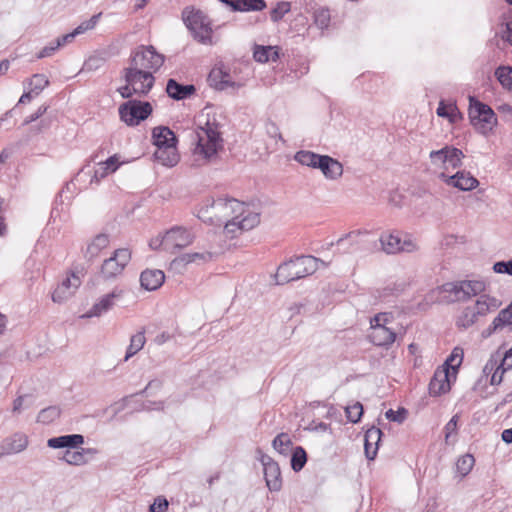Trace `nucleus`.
Listing matches in <instances>:
<instances>
[{
	"label": "nucleus",
	"instance_id": "f257e3e1",
	"mask_svg": "<svg viewBox=\"0 0 512 512\" xmlns=\"http://www.w3.org/2000/svg\"><path fill=\"white\" fill-rule=\"evenodd\" d=\"M319 259L311 255H302L282 263L275 274V281L283 285L313 274L318 269Z\"/></svg>",
	"mask_w": 512,
	"mask_h": 512
},
{
	"label": "nucleus",
	"instance_id": "f03ea898",
	"mask_svg": "<svg viewBox=\"0 0 512 512\" xmlns=\"http://www.w3.org/2000/svg\"><path fill=\"white\" fill-rule=\"evenodd\" d=\"M199 129L194 153L203 156L206 160H210L223 148V138L215 123L207 122L205 127H200Z\"/></svg>",
	"mask_w": 512,
	"mask_h": 512
},
{
	"label": "nucleus",
	"instance_id": "7ed1b4c3",
	"mask_svg": "<svg viewBox=\"0 0 512 512\" xmlns=\"http://www.w3.org/2000/svg\"><path fill=\"white\" fill-rule=\"evenodd\" d=\"M182 20L195 40L206 43L211 39V22L201 10L192 6L185 7L182 11Z\"/></svg>",
	"mask_w": 512,
	"mask_h": 512
},
{
	"label": "nucleus",
	"instance_id": "20e7f679",
	"mask_svg": "<svg viewBox=\"0 0 512 512\" xmlns=\"http://www.w3.org/2000/svg\"><path fill=\"white\" fill-rule=\"evenodd\" d=\"M469 119L473 127L481 134L487 135L497 123L492 108L473 96L469 97Z\"/></svg>",
	"mask_w": 512,
	"mask_h": 512
},
{
	"label": "nucleus",
	"instance_id": "39448f33",
	"mask_svg": "<svg viewBox=\"0 0 512 512\" xmlns=\"http://www.w3.org/2000/svg\"><path fill=\"white\" fill-rule=\"evenodd\" d=\"M164 61V55L158 53L152 45H140L132 51L129 58V66L141 70H150L153 74L161 68Z\"/></svg>",
	"mask_w": 512,
	"mask_h": 512
},
{
	"label": "nucleus",
	"instance_id": "423d86ee",
	"mask_svg": "<svg viewBox=\"0 0 512 512\" xmlns=\"http://www.w3.org/2000/svg\"><path fill=\"white\" fill-rule=\"evenodd\" d=\"M119 116L127 126H138L153 112V107L148 101L130 99L122 103L118 108Z\"/></svg>",
	"mask_w": 512,
	"mask_h": 512
},
{
	"label": "nucleus",
	"instance_id": "0eeeda50",
	"mask_svg": "<svg viewBox=\"0 0 512 512\" xmlns=\"http://www.w3.org/2000/svg\"><path fill=\"white\" fill-rule=\"evenodd\" d=\"M123 79L134 88L139 97H145L153 88L155 77L150 70L128 66L122 70Z\"/></svg>",
	"mask_w": 512,
	"mask_h": 512
},
{
	"label": "nucleus",
	"instance_id": "6e6552de",
	"mask_svg": "<svg viewBox=\"0 0 512 512\" xmlns=\"http://www.w3.org/2000/svg\"><path fill=\"white\" fill-rule=\"evenodd\" d=\"M210 209L214 210L216 213H223L225 216H228V210H230L232 213L237 211H241L242 213L243 203L234 198H218L216 200L207 199L205 204L199 209L197 217L204 222L213 223V216L211 213H209Z\"/></svg>",
	"mask_w": 512,
	"mask_h": 512
},
{
	"label": "nucleus",
	"instance_id": "1a4fd4ad",
	"mask_svg": "<svg viewBox=\"0 0 512 512\" xmlns=\"http://www.w3.org/2000/svg\"><path fill=\"white\" fill-rule=\"evenodd\" d=\"M484 290L485 284L482 281L464 280L443 285V291L453 295L451 301H466Z\"/></svg>",
	"mask_w": 512,
	"mask_h": 512
},
{
	"label": "nucleus",
	"instance_id": "9d476101",
	"mask_svg": "<svg viewBox=\"0 0 512 512\" xmlns=\"http://www.w3.org/2000/svg\"><path fill=\"white\" fill-rule=\"evenodd\" d=\"M194 236L186 228L181 226L172 227L163 236L159 245H163V249L170 253L185 248L192 244Z\"/></svg>",
	"mask_w": 512,
	"mask_h": 512
},
{
	"label": "nucleus",
	"instance_id": "9b49d317",
	"mask_svg": "<svg viewBox=\"0 0 512 512\" xmlns=\"http://www.w3.org/2000/svg\"><path fill=\"white\" fill-rule=\"evenodd\" d=\"M131 259V252L127 248L116 249L113 256L104 260L101 266V275L105 280L114 279L120 275Z\"/></svg>",
	"mask_w": 512,
	"mask_h": 512
},
{
	"label": "nucleus",
	"instance_id": "f8f14e48",
	"mask_svg": "<svg viewBox=\"0 0 512 512\" xmlns=\"http://www.w3.org/2000/svg\"><path fill=\"white\" fill-rule=\"evenodd\" d=\"M263 465L266 485L271 492H278L282 488L281 471L278 463L270 456L263 454L260 458Z\"/></svg>",
	"mask_w": 512,
	"mask_h": 512
},
{
	"label": "nucleus",
	"instance_id": "ddd939ff",
	"mask_svg": "<svg viewBox=\"0 0 512 512\" xmlns=\"http://www.w3.org/2000/svg\"><path fill=\"white\" fill-rule=\"evenodd\" d=\"M438 177L447 185L461 191H470L479 184V181L474 176L464 170L458 171L454 175H447L445 172H441Z\"/></svg>",
	"mask_w": 512,
	"mask_h": 512
},
{
	"label": "nucleus",
	"instance_id": "4468645a",
	"mask_svg": "<svg viewBox=\"0 0 512 512\" xmlns=\"http://www.w3.org/2000/svg\"><path fill=\"white\" fill-rule=\"evenodd\" d=\"M81 284L80 278L74 273L65 278L52 293V300L55 303H62L70 298Z\"/></svg>",
	"mask_w": 512,
	"mask_h": 512
},
{
	"label": "nucleus",
	"instance_id": "2eb2a0df",
	"mask_svg": "<svg viewBox=\"0 0 512 512\" xmlns=\"http://www.w3.org/2000/svg\"><path fill=\"white\" fill-rule=\"evenodd\" d=\"M122 295L123 290L115 288L111 293L103 296L99 302L95 303L92 308L82 316V318H92L102 315L110 310L114 305V300L121 298Z\"/></svg>",
	"mask_w": 512,
	"mask_h": 512
},
{
	"label": "nucleus",
	"instance_id": "dca6fc26",
	"mask_svg": "<svg viewBox=\"0 0 512 512\" xmlns=\"http://www.w3.org/2000/svg\"><path fill=\"white\" fill-rule=\"evenodd\" d=\"M28 439L26 435L15 433L5 438L0 444V458L5 455L16 454L26 449Z\"/></svg>",
	"mask_w": 512,
	"mask_h": 512
},
{
	"label": "nucleus",
	"instance_id": "f3484780",
	"mask_svg": "<svg viewBox=\"0 0 512 512\" xmlns=\"http://www.w3.org/2000/svg\"><path fill=\"white\" fill-rule=\"evenodd\" d=\"M450 377L449 370H436L428 386L429 394L436 397L448 392L451 389Z\"/></svg>",
	"mask_w": 512,
	"mask_h": 512
},
{
	"label": "nucleus",
	"instance_id": "a211bd4d",
	"mask_svg": "<svg viewBox=\"0 0 512 512\" xmlns=\"http://www.w3.org/2000/svg\"><path fill=\"white\" fill-rule=\"evenodd\" d=\"M85 442L84 436L81 434H67L58 437L49 438L47 446L53 449H77Z\"/></svg>",
	"mask_w": 512,
	"mask_h": 512
},
{
	"label": "nucleus",
	"instance_id": "6ab92c4d",
	"mask_svg": "<svg viewBox=\"0 0 512 512\" xmlns=\"http://www.w3.org/2000/svg\"><path fill=\"white\" fill-rule=\"evenodd\" d=\"M316 168L320 169L326 178L333 180L339 178L343 173L342 164L329 155H320Z\"/></svg>",
	"mask_w": 512,
	"mask_h": 512
},
{
	"label": "nucleus",
	"instance_id": "aec40b11",
	"mask_svg": "<svg viewBox=\"0 0 512 512\" xmlns=\"http://www.w3.org/2000/svg\"><path fill=\"white\" fill-rule=\"evenodd\" d=\"M166 92L170 98L179 101L193 96L196 93V87L193 84H181L170 78L167 81Z\"/></svg>",
	"mask_w": 512,
	"mask_h": 512
},
{
	"label": "nucleus",
	"instance_id": "412c9836",
	"mask_svg": "<svg viewBox=\"0 0 512 512\" xmlns=\"http://www.w3.org/2000/svg\"><path fill=\"white\" fill-rule=\"evenodd\" d=\"M153 144L156 147L176 149L177 138L174 132L167 126H158L152 130Z\"/></svg>",
	"mask_w": 512,
	"mask_h": 512
},
{
	"label": "nucleus",
	"instance_id": "4be33fe9",
	"mask_svg": "<svg viewBox=\"0 0 512 512\" xmlns=\"http://www.w3.org/2000/svg\"><path fill=\"white\" fill-rule=\"evenodd\" d=\"M382 436L383 432L376 426H372L365 432L364 450L367 459L373 460L376 457Z\"/></svg>",
	"mask_w": 512,
	"mask_h": 512
},
{
	"label": "nucleus",
	"instance_id": "5701e85b",
	"mask_svg": "<svg viewBox=\"0 0 512 512\" xmlns=\"http://www.w3.org/2000/svg\"><path fill=\"white\" fill-rule=\"evenodd\" d=\"M165 274L159 269H146L140 275L141 287L147 291H155L162 286Z\"/></svg>",
	"mask_w": 512,
	"mask_h": 512
},
{
	"label": "nucleus",
	"instance_id": "b1692460",
	"mask_svg": "<svg viewBox=\"0 0 512 512\" xmlns=\"http://www.w3.org/2000/svg\"><path fill=\"white\" fill-rule=\"evenodd\" d=\"M371 341L376 346H389L394 343L396 333L385 324H373V330L370 335Z\"/></svg>",
	"mask_w": 512,
	"mask_h": 512
},
{
	"label": "nucleus",
	"instance_id": "393cba45",
	"mask_svg": "<svg viewBox=\"0 0 512 512\" xmlns=\"http://www.w3.org/2000/svg\"><path fill=\"white\" fill-rule=\"evenodd\" d=\"M97 450L94 448H81L80 450L71 452L66 450L60 459L69 465L82 466L88 463L87 455L94 456Z\"/></svg>",
	"mask_w": 512,
	"mask_h": 512
},
{
	"label": "nucleus",
	"instance_id": "a878e982",
	"mask_svg": "<svg viewBox=\"0 0 512 512\" xmlns=\"http://www.w3.org/2000/svg\"><path fill=\"white\" fill-rule=\"evenodd\" d=\"M231 7L233 11L248 12L262 11L266 8L264 0H219Z\"/></svg>",
	"mask_w": 512,
	"mask_h": 512
},
{
	"label": "nucleus",
	"instance_id": "bb28decb",
	"mask_svg": "<svg viewBox=\"0 0 512 512\" xmlns=\"http://www.w3.org/2000/svg\"><path fill=\"white\" fill-rule=\"evenodd\" d=\"M500 305L501 302L498 299L488 295H481L472 307L475 309L477 316H484L490 311L497 310Z\"/></svg>",
	"mask_w": 512,
	"mask_h": 512
},
{
	"label": "nucleus",
	"instance_id": "cd10ccee",
	"mask_svg": "<svg viewBox=\"0 0 512 512\" xmlns=\"http://www.w3.org/2000/svg\"><path fill=\"white\" fill-rule=\"evenodd\" d=\"M368 234L367 231L355 230L345 234L343 237L337 240V246L343 248L344 252H352L358 248V238L361 235Z\"/></svg>",
	"mask_w": 512,
	"mask_h": 512
},
{
	"label": "nucleus",
	"instance_id": "c85d7f7f",
	"mask_svg": "<svg viewBox=\"0 0 512 512\" xmlns=\"http://www.w3.org/2000/svg\"><path fill=\"white\" fill-rule=\"evenodd\" d=\"M382 250L387 254L400 252L401 237L398 233H384L379 239Z\"/></svg>",
	"mask_w": 512,
	"mask_h": 512
},
{
	"label": "nucleus",
	"instance_id": "c756f323",
	"mask_svg": "<svg viewBox=\"0 0 512 512\" xmlns=\"http://www.w3.org/2000/svg\"><path fill=\"white\" fill-rule=\"evenodd\" d=\"M436 113L439 117L447 118L450 123H456L462 119V114L455 104H446L444 100L439 102Z\"/></svg>",
	"mask_w": 512,
	"mask_h": 512
},
{
	"label": "nucleus",
	"instance_id": "7c9ffc66",
	"mask_svg": "<svg viewBox=\"0 0 512 512\" xmlns=\"http://www.w3.org/2000/svg\"><path fill=\"white\" fill-rule=\"evenodd\" d=\"M153 156L156 161L165 166H174L179 159L176 149L173 148L156 147Z\"/></svg>",
	"mask_w": 512,
	"mask_h": 512
},
{
	"label": "nucleus",
	"instance_id": "2f4dec72",
	"mask_svg": "<svg viewBox=\"0 0 512 512\" xmlns=\"http://www.w3.org/2000/svg\"><path fill=\"white\" fill-rule=\"evenodd\" d=\"M109 244V238L106 234L97 235L93 241L88 245L85 257L88 260L96 258L102 249L106 248Z\"/></svg>",
	"mask_w": 512,
	"mask_h": 512
},
{
	"label": "nucleus",
	"instance_id": "473e14b6",
	"mask_svg": "<svg viewBox=\"0 0 512 512\" xmlns=\"http://www.w3.org/2000/svg\"><path fill=\"white\" fill-rule=\"evenodd\" d=\"M462 360L463 350L458 347L454 348L450 356L446 359L443 370H449V372H451V376L456 377V373L462 363Z\"/></svg>",
	"mask_w": 512,
	"mask_h": 512
},
{
	"label": "nucleus",
	"instance_id": "72a5a7b5",
	"mask_svg": "<svg viewBox=\"0 0 512 512\" xmlns=\"http://www.w3.org/2000/svg\"><path fill=\"white\" fill-rule=\"evenodd\" d=\"M494 74L502 87L512 92V66L501 65L496 68Z\"/></svg>",
	"mask_w": 512,
	"mask_h": 512
},
{
	"label": "nucleus",
	"instance_id": "f704fd0d",
	"mask_svg": "<svg viewBox=\"0 0 512 512\" xmlns=\"http://www.w3.org/2000/svg\"><path fill=\"white\" fill-rule=\"evenodd\" d=\"M146 342L144 331L137 332L136 334L131 336L130 344L127 348L126 355L124 357V361H127L136 353H138L144 346Z\"/></svg>",
	"mask_w": 512,
	"mask_h": 512
},
{
	"label": "nucleus",
	"instance_id": "c9c22d12",
	"mask_svg": "<svg viewBox=\"0 0 512 512\" xmlns=\"http://www.w3.org/2000/svg\"><path fill=\"white\" fill-rule=\"evenodd\" d=\"M307 462V453L302 446H296L291 455V468L295 472L303 469Z\"/></svg>",
	"mask_w": 512,
	"mask_h": 512
},
{
	"label": "nucleus",
	"instance_id": "e433bc0d",
	"mask_svg": "<svg viewBox=\"0 0 512 512\" xmlns=\"http://www.w3.org/2000/svg\"><path fill=\"white\" fill-rule=\"evenodd\" d=\"M272 446L277 452L286 456L291 449L292 441L287 433H280L272 441Z\"/></svg>",
	"mask_w": 512,
	"mask_h": 512
},
{
	"label": "nucleus",
	"instance_id": "4c0bfd02",
	"mask_svg": "<svg viewBox=\"0 0 512 512\" xmlns=\"http://www.w3.org/2000/svg\"><path fill=\"white\" fill-rule=\"evenodd\" d=\"M319 157L320 154L308 150H300L295 154L294 159L301 165L316 168V163Z\"/></svg>",
	"mask_w": 512,
	"mask_h": 512
},
{
	"label": "nucleus",
	"instance_id": "58836bf2",
	"mask_svg": "<svg viewBox=\"0 0 512 512\" xmlns=\"http://www.w3.org/2000/svg\"><path fill=\"white\" fill-rule=\"evenodd\" d=\"M463 157H464V154L460 149L453 147V146H449V152L447 154L446 164H444L445 168L446 169H448L450 167L452 169L460 168L462 166V158Z\"/></svg>",
	"mask_w": 512,
	"mask_h": 512
},
{
	"label": "nucleus",
	"instance_id": "ea45409f",
	"mask_svg": "<svg viewBox=\"0 0 512 512\" xmlns=\"http://www.w3.org/2000/svg\"><path fill=\"white\" fill-rule=\"evenodd\" d=\"M229 212L231 214H233L230 210L227 211V213L229 214ZM244 210L243 212L241 213V211H237V213L239 215H236L235 217H233L231 220L227 221L225 223V226H224V233L227 234V236L233 238L235 237L238 233H241L243 230L241 228V225H240V219L239 217L242 216L244 214ZM236 214V212L234 213Z\"/></svg>",
	"mask_w": 512,
	"mask_h": 512
},
{
	"label": "nucleus",
	"instance_id": "a19ab883",
	"mask_svg": "<svg viewBox=\"0 0 512 512\" xmlns=\"http://www.w3.org/2000/svg\"><path fill=\"white\" fill-rule=\"evenodd\" d=\"M478 319L475 309L472 306L466 307L457 320V325L462 328L472 326Z\"/></svg>",
	"mask_w": 512,
	"mask_h": 512
},
{
	"label": "nucleus",
	"instance_id": "79ce46f5",
	"mask_svg": "<svg viewBox=\"0 0 512 512\" xmlns=\"http://www.w3.org/2000/svg\"><path fill=\"white\" fill-rule=\"evenodd\" d=\"M475 464V459L471 454L461 456L456 462L457 472L461 476H466L470 473Z\"/></svg>",
	"mask_w": 512,
	"mask_h": 512
},
{
	"label": "nucleus",
	"instance_id": "37998d69",
	"mask_svg": "<svg viewBox=\"0 0 512 512\" xmlns=\"http://www.w3.org/2000/svg\"><path fill=\"white\" fill-rule=\"evenodd\" d=\"M59 416L60 409L57 406H49L39 412L37 421L43 424H49L59 418Z\"/></svg>",
	"mask_w": 512,
	"mask_h": 512
},
{
	"label": "nucleus",
	"instance_id": "c03bdc74",
	"mask_svg": "<svg viewBox=\"0 0 512 512\" xmlns=\"http://www.w3.org/2000/svg\"><path fill=\"white\" fill-rule=\"evenodd\" d=\"M30 91L35 96L39 95L40 92L49 85V80L43 74H34L30 79Z\"/></svg>",
	"mask_w": 512,
	"mask_h": 512
},
{
	"label": "nucleus",
	"instance_id": "a18cd8bd",
	"mask_svg": "<svg viewBox=\"0 0 512 512\" xmlns=\"http://www.w3.org/2000/svg\"><path fill=\"white\" fill-rule=\"evenodd\" d=\"M494 320L495 326H500L501 328L512 325V307L510 304L506 308L500 310Z\"/></svg>",
	"mask_w": 512,
	"mask_h": 512
},
{
	"label": "nucleus",
	"instance_id": "49530a36",
	"mask_svg": "<svg viewBox=\"0 0 512 512\" xmlns=\"http://www.w3.org/2000/svg\"><path fill=\"white\" fill-rule=\"evenodd\" d=\"M291 9V4L289 2H279L276 7H274L270 11V18L273 22L280 21L285 14H287Z\"/></svg>",
	"mask_w": 512,
	"mask_h": 512
},
{
	"label": "nucleus",
	"instance_id": "de8ad7c7",
	"mask_svg": "<svg viewBox=\"0 0 512 512\" xmlns=\"http://www.w3.org/2000/svg\"><path fill=\"white\" fill-rule=\"evenodd\" d=\"M103 164L105 165V167L101 168V172H99V171L95 172L96 178L98 177V175L101 178H103L108 173L115 172L117 170V168L119 167V159L116 155H113V156L109 157L105 162H103Z\"/></svg>",
	"mask_w": 512,
	"mask_h": 512
},
{
	"label": "nucleus",
	"instance_id": "09e8293b",
	"mask_svg": "<svg viewBox=\"0 0 512 512\" xmlns=\"http://www.w3.org/2000/svg\"><path fill=\"white\" fill-rule=\"evenodd\" d=\"M345 411L348 420L352 423H357L363 415V406L360 402H356L353 405L347 406Z\"/></svg>",
	"mask_w": 512,
	"mask_h": 512
},
{
	"label": "nucleus",
	"instance_id": "8fccbe9b",
	"mask_svg": "<svg viewBox=\"0 0 512 512\" xmlns=\"http://www.w3.org/2000/svg\"><path fill=\"white\" fill-rule=\"evenodd\" d=\"M224 77H230L229 73L223 71L221 68H213L208 75V81L211 86H214L217 90H219V86L221 85V81Z\"/></svg>",
	"mask_w": 512,
	"mask_h": 512
},
{
	"label": "nucleus",
	"instance_id": "3c124183",
	"mask_svg": "<svg viewBox=\"0 0 512 512\" xmlns=\"http://www.w3.org/2000/svg\"><path fill=\"white\" fill-rule=\"evenodd\" d=\"M272 46L255 45L253 51V57L255 61L260 63H266L269 61Z\"/></svg>",
	"mask_w": 512,
	"mask_h": 512
},
{
	"label": "nucleus",
	"instance_id": "603ef678",
	"mask_svg": "<svg viewBox=\"0 0 512 512\" xmlns=\"http://www.w3.org/2000/svg\"><path fill=\"white\" fill-rule=\"evenodd\" d=\"M260 223V214L249 212L246 216L240 219V225L243 231H248Z\"/></svg>",
	"mask_w": 512,
	"mask_h": 512
},
{
	"label": "nucleus",
	"instance_id": "864d4df0",
	"mask_svg": "<svg viewBox=\"0 0 512 512\" xmlns=\"http://www.w3.org/2000/svg\"><path fill=\"white\" fill-rule=\"evenodd\" d=\"M101 15H102L101 12L98 14H95L89 20H86V21L82 22L80 25H78L74 29V32L76 33V35H80V34L85 33L88 30L94 29L95 26L97 25Z\"/></svg>",
	"mask_w": 512,
	"mask_h": 512
},
{
	"label": "nucleus",
	"instance_id": "5fc2aeb1",
	"mask_svg": "<svg viewBox=\"0 0 512 512\" xmlns=\"http://www.w3.org/2000/svg\"><path fill=\"white\" fill-rule=\"evenodd\" d=\"M408 411L401 407L398 410L389 409L386 411L385 416L389 421L402 423L406 419Z\"/></svg>",
	"mask_w": 512,
	"mask_h": 512
},
{
	"label": "nucleus",
	"instance_id": "6e6d98bb",
	"mask_svg": "<svg viewBox=\"0 0 512 512\" xmlns=\"http://www.w3.org/2000/svg\"><path fill=\"white\" fill-rule=\"evenodd\" d=\"M187 257H189V262H208L211 261L216 253L205 251V252H194V253H186Z\"/></svg>",
	"mask_w": 512,
	"mask_h": 512
},
{
	"label": "nucleus",
	"instance_id": "4d7b16f0",
	"mask_svg": "<svg viewBox=\"0 0 512 512\" xmlns=\"http://www.w3.org/2000/svg\"><path fill=\"white\" fill-rule=\"evenodd\" d=\"M315 23L316 25L321 28H327L330 22V13L327 9H320L315 12Z\"/></svg>",
	"mask_w": 512,
	"mask_h": 512
},
{
	"label": "nucleus",
	"instance_id": "13d9d810",
	"mask_svg": "<svg viewBox=\"0 0 512 512\" xmlns=\"http://www.w3.org/2000/svg\"><path fill=\"white\" fill-rule=\"evenodd\" d=\"M189 263V257L185 253L174 258L170 263V268L176 272H182Z\"/></svg>",
	"mask_w": 512,
	"mask_h": 512
},
{
	"label": "nucleus",
	"instance_id": "bf43d9fd",
	"mask_svg": "<svg viewBox=\"0 0 512 512\" xmlns=\"http://www.w3.org/2000/svg\"><path fill=\"white\" fill-rule=\"evenodd\" d=\"M448 152H449V146L446 145L445 147H443L440 150L431 151L429 156H430L431 161L435 164L438 162H440L442 164H446Z\"/></svg>",
	"mask_w": 512,
	"mask_h": 512
},
{
	"label": "nucleus",
	"instance_id": "052dcab7",
	"mask_svg": "<svg viewBox=\"0 0 512 512\" xmlns=\"http://www.w3.org/2000/svg\"><path fill=\"white\" fill-rule=\"evenodd\" d=\"M493 271L498 274H508L512 276V259L508 261H498L493 265Z\"/></svg>",
	"mask_w": 512,
	"mask_h": 512
},
{
	"label": "nucleus",
	"instance_id": "680f3d73",
	"mask_svg": "<svg viewBox=\"0 0 512 512\" xmlns=\"http://www.w3.org/2000/svg\"><path fill=\"white\" fill-rule=\"evenodd\" d=\"M168 501L163 496H158L154 499V502L150 505L149 511L150 512H166L168 509Z\"/></svg>",
	"mask_w": 512,
	"mask_h": 512
},
{
	"label": "nucleus",
	"instance_id": "e2e57ef3",
	"mask_svg": "<svg viewBox=\"0 0 512 512\" xmlns=\"http://www.w3.org/2000/svg\"><path fill=\"white\" fill-rule=\"evenodd\" d=\"M400 252H414L418 249L415 239L410 235H405L404 239L401 238Z\"/></svg>",
	"mask_w": 512,
	"mask_h": 512
},
{
	"label": "nucleus",
	"instance_id": "0e129e2a",
	"mask_svg": "<svg viewBox=\"0 0 512 512\" xmlns=\"http://www.w3.org/2000/svg\"><path fill=\"white\" fill-rule=\"evenodd\" d=\"M500 370H502V367H499L498 360L492 356L483 367V374L488 376L493 374L494 371L499 372Z\"/></svg>",
	"mask_w": 512,
	"mask_h": 512
},
{
	"label": "nucleus",
	"instance_id": "69168bd1",
	"mask_svg": "<svg viewBox=\"0 0 512 512\" xmlns=\"http://www.w3.org/2000/svg\"><path fill=\"white\" fill-rule=\"evenodd\" d=\"M499 367H502V374L512 369V347L505 352L504 357L499 362Z\"/></svg>",
	"mask_w": 512,
	"mask_h": 512
},
{
	"label": "nucleus",
	"instance_id": "338daca9",
	"mask_svg": "<svg viewBox=\"0 0 512 512\" xmlns=\"http://www.w3.org/2000/svg\"><path fill=\"white\" fill-rule=\"evenodd\" d=\"M265 128H266V132L267 134L271 137V138H276L278 137L280 140H283L282 139V135L281 133L279 132V128L278 126L272 122V121H267L266 122V125H265Z\"/></svg>",
	"mask_w": 512,
	"mask_h": 512
},
{
	"label": "nucleus",
	"instance_id": "774afa93",
	"mask_svg": "<svg viewBox=\"0 0 512 512\" xmlns=\"http://www.w3.org/2000/svg\"><path fill=\"white\" fill-rule=\"evenodd\" d=\"M501 37L512 45V19L503 25L501 30Z\"/></svg>",
	"mask_w": 512,
	"mask_h": 512
}]
</instances>
